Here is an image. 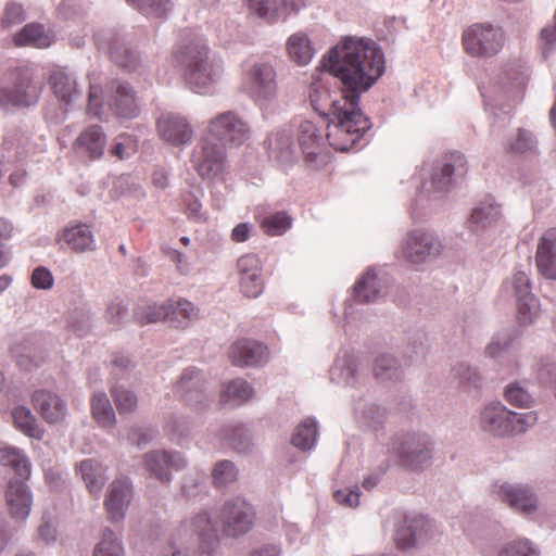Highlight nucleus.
Wrapping results in <instances>:
<instances>
[{"label": "nucleus", "instance_id": "f257e3e1", "mask_svg": "<svg viewBox=\"0 0 556 556\" xmlns=\"http://www.w3.org/2000/svg\"><path fill=\"white\" fill-rule=\"evenodd\" d=\"M324 67L340 80L343 92L357 96L368 91L384 73V55L370 39L345 37L323 60Z\"/></svg>", "mask_w": 556, "mask_h": 556}, {"label": "nucleus", "instance_id": "f03ea898", "mask_svg": "<svg viewBox=\"0 0 556 556\" xmlns=\"http://www.w3.org/2000/svg\"><path fill=\"white\" fill-rule=\"evenodd\" d=\"M308 99L312 108L325 117L329 144L337 151L346 152L371 128V123L357 104V96L342 93L334 96L321 81L309 86Z\"/></svg>", "mask_w": 556, "mask_h": 556}, {"label": "nucleus", "instance_id": "7ed1b4c3", "mask_svg": "<svg viewBox=\"0 0 556 556\" xmlns=\"http://www.w3.org/2000/svg\"><path fill=\"white\" fill-rule=\"evenodd\" d=\"M175 60L187 85L195 93H212L223 77V61L211 53L204 39H193L179 46Z\"/></svg>", "mask_w": 556, "mask_h": 556}, {"label": "nucleus", "instance_id": "20e7f679", "mask_svg": "<svg viewBox=\"0 0 556 556\" xmlns=\"http://www.w3.org/2000/svg\"><path fill=\"white\" fill-rule=\"evenodd\" d=\"M109 112L118 118L137 117L139 106L134 89L122 80H110L104 89L90 80L87 113L106 121Z\"/></svg>", "mask_w": 556, "mask_h": 556}, {"label": "nucleus", "instance_id": "39448f33", "mask_svg": "<svg viewBox=\"0 0 556 556\" xmlns=\"http://www.w3.org/2000/svg\"><path fill=\"white\" fill-rule=\"evenodd\" d=\"M528 66L521 60H513L504 64L488 81L480 86L481 96L488 112L494 116L491 132H495L496 108L504 100L519 97L528 83Z\"/></svg>", "mask_w": 556, "mask_h": 556}, {"label": "nucleus", "instance_id": "423d86ee", "mask_svg": "<svg viewBox=\"0 0 556 556\" xmlns=\"http://www.w3.org/2000/svg\"><path fill=\"white\" fill-rule=\"evenodd\" d=\"M389 451L400 467L420 472L432 465L434 441L424 431H401L392 438Z\"/></svg>", "mask_w": 556, "mask_h": 556}, {"label": "nucleus", "instance_id": "0eeeda50", "mask_svg": "<svg viewBox=\"0 0 556 556\" xmlns=\"http://www.w3.org/2000/svg\"><path fill=\"white\" fill-rule=\"evenodd\" d=\"M42 88V83L37 79L33 68L21 66L9 71L0 87V110L35 106L39 102Z\"/></svg>", "mask_w": 556, "mask_h": 556}, {"label": "nucleus", "instance_id": "6e6552de", "mask_svg": "<svg viewBox=\"0 0 556 556\" xmlns=\"http://www.w3.org/2000/svg\"><path fill=\"white\" fill-rule=\"evenodd\" d=\"M467 172V161L458 151L437 159L422 178L419 198L442 199L453 188L455 180Z\"/></svg>", "mask_w": 556, "mask_h": 556}, {"label": "nucleus", "instance_id": "1a4fd4ad", "mask_svg": "<svg viewBox=\"0 0 556 556\" xmlns=\"http://www.w3.org/2000/svg\"><path fill=\"white\" fill-rule=\"evenodd\" d=\"M538 421L535 412L516 413L502 403H490L480 413V428L494 437H508L526 432Z\"/></svg>", "mask_w": 556, "mask_h": 556}, {"label": "nucleus", "instance_id": "9d476101", "mask_svg": "<svg viewBox=\"0 0 556 556\" xmlns=\"http://www.w3.org/2000/svg\"><path fill=\"white\" fill-rule=\"evenodd\" d=\"M243 88L257 104L273 102L278 94L275 65L266 60L248 62L243 70Z\"/></svg>", "mask_w": 556, "mask_h": 556}, {"label": "nucleus", "instance_id": "9b49d317", "mask_svg": "<svg viewBox=\"0 0 556 556\" xmlns=\"http://www.w3.org/2000/svg\"><path fill=\"white\" fill-rule=\"evenodd\" d=\"M442 251L443 244L434 232L413 229L403 238L395 256L400 261L418 266L437 260Z\"/></svg>", "mask_w": 556, "mask_h": 556}, {"label": "nucleus", "instance_id": "f8f14e48", "mask_svg": "<svg viewBox=\"0 0 556 556\" xmlns=\"http://www.w3.org/2000/svg\"><path fill=\"white\" fill-rule=\"evenodd\" d=\"M465 51L473 58H491L503 48L504 34L500 27L486 23L472 24L463 31Z\"/></svg>", "mask_w": 556, "mask_h": 556}, {"label": "nucleus", "instance_id": "ddd939ff", "mask_svg": "<svg viewBox=\"0 0 556 556\" xmlns=\"http://www.w3.org/2000/svg\"><path fill=\"white\" fill-rule=\"evenodd\" d=\"M205 136L224 147H239L249 139L250 128L238 113L225 111L208 121Z\"/></svg>", "mask_w": 556, "mask_h": 556}, {"label": "nucleus", "instance_id": "4468645a", "mask_svg": "<svg viewBox=\"0 0 556 556\" xmlns=\"http://www.w3.org/2000/svg\"><path fill=\"white\" fill-rule=\"evenodd\" d=\"M191 163L202 179L214 180L227 168L225 147L204 136L192 152Z\"/></svg>", "mask_w": 556, "mask_h": 556}, {"label": "nucleus", "instance_id": "2eb2a0df", "mask_svg": "<svg viewBox=\"0 0 556 556\" xmlns=\"http://www.w3.org/2000/svg\"><path fill=\"white\" fill-rule=\"evenodd\" d=\"M143 467L149 475L163 484H170L172 470L181 471L188 466L187 458L176 450H152L142 456Z\"/></svg>", "mask_w": 556, "mask_h": 556}, {"label": "nucleus", "instance_id": "dca6fc26", "mask_svg": "<svg viewBox=\"0 0 556 556\" xmlns=\"http://www.w3.org/2000/svg\"><path fill=\"white\" fill-rule=\"evenodd\" d=\"M96 45L100 51L105 52L119 67L128 72H136L143 63L141 55L126 43L123 36L114 31L97 34Z\"/></svg>", "mask_w": 556, "mask_h": 556}, {"label": "nucleus", "instance_id": "f3484780", "mask_svg": "<svg viewBox=\"0 0 556 556\" xmlns=\"http://www.w3.org/2000/svg\"><path fill=\"white\" fill-rule=\"evenodd\" d=\"M134 496V485L128 477L115 478L108 486L104 497L106 518L112 523L125 519Z\"/></svg>", "mask_w": 556, "mask_h": 556}, {"label": "nucleus", "instance_id": "a211bd4d", "mask_svg": "<svg viewBox=\"0 0 556 556\" xmlns=\"http://www.w3.org/2000/svg\"><path fill=\"white\" fill-rule=\"evenodd\" d=\"M493 493L502 503L522 515L529 516L538 510V496L528 484L501 482L494 484Z\"/></svg>", "mask_w": 556, "mask_h": 556}, {"label": "nucleus", "instance_id": "6ab92c4d", "mask_svg": "<svg viewBox=\"0 0 556 556\" xmlns=\"http://www.w3.org/2000/svg\"><path fill=\"white\" fill-rule=\"evenodd\" d=\"M207 379L203 371L195 367L186 368L175 384V392L188 404L199 409L210 405V397L205 393Z\"/></svg>", "mask_w": 556, "mask_h": 556}, {"label": "nucleus", "instance_id": "aec40b11", "mask_svg": "<svg viewBox=\"0 0 556 556\" xmlns=\"http://www.w3.org/2000/svg\"><path fill=\"white\" fill-rule=\"evenodd\" d=\"M253 517L252 506L241 497L226 501L220 511L224 530L231 536L247 533L252 528Z\"/></svg>", "mask_w": 556, "mask_h": 556}, {"label": "nucleus", "instance_id": "412c9836", "mask_svg": "<svg viewBox=\"0 0 556 556\" xmlns=\"http://www.w3.org/2000/svg\"><path fill=\"white\" fill-rule=\"evenodd\" d=\"M510 285L517 302L518 320L521 325L531 324L539 313V301L532 293L531 281L528 274L523 270H517Z\"/></svg>", "mask_w": 556, "mask_h": 556}, {"label": "nucleus", "instance_id": "4be33fe9", "mask_svg": "<svg viewBox=\"0 0 556 556\" xmlns=\"http://www.w3.org/2000/svg\"><path fill=\"white\" fill-rule=\"evenodd\" d=\"M156 126L161 139L174 147L187 146L193 139L194 131L190 122L178 113H162Z\"/></svg>", "mask_w": 556, "mask_h": 556}, {"label": "nucleus", "instance_id": "5701e85b", "mask_svg": "<svg viewBox=\"0 0 556 556\" xmlns=\"http://www.w3.org/2000/svg\"><path fill=\"white\" fill-rule=\"evenodd\" d=\"M433 528V522L425 516H405L396 528L395 543L402 549L410 548L429 540Z\"/></svg>", "mask_w": 556, "mask_h": 556}, {"label": "nucleus", "instance_id": "b1692460", "mask_svg": "<svg viewBox=\"0 0 556 556\" xmlns=\"http://www.w3.org/2000/svg\"><path fill=\"white\" fill-rule=\"evenodd\" d=\"M181 530L191 532L200 541V548L203 554L211 556L218 545V527L207 511H201L186 520L181 525Z\"/></svg>", "mask_w": 556, "mask_h": 556}, {"label": "nucleus", "instance_id": "393cba45", "mask_svg": "<svg viewBox=\"0 0 556 556\" xmlns=\"http://www.w3.org/2000/svg\"><path fill=\"white\" fill-rule=\"evenodd\" d=\"M25 480L11 479L5 492L10 514L18 520H25L29 516L33 506V492Z\"/></svg>", "mask_w": 556, "mask_h": 556}, {"label": "nucleus", "instance_id": "a878e982", "mask_svg": "<svg viewBox=\"0 0 556 556\" xmlns=\"http://www.w3.org/2000/svg\"><path fill=\"white\" fill-rule=\"evenodd\" d=\"M229 358L236 366H258L268 361V350L258 341L242 339L230 346Z\"/></svg>", "mask_w": 556, "mask_h": 556}, {"label": "nucleus", "instance_id": "bb28decb", "mask_svg": "<svg viewBox=\"0 0 556 556\" xmlns=\"http://www.w3.org/2000/svg\"><path fill=\"white\" fill-rule=\"evenodd\" d=\"M106 135L99 125L85 128L73 144L74 151L90 161L100 160L105 151Z\"/></svg>", "mask_w": 556, "mask_h": 556}, {"label": "nucleus", "instance_id": "cd10ccee", "mask_svg": "<svg viewBox=\"0 0 556 556\" xmlns=\"http://www.w3.org/2000/svg\"><path fill=\"white\" fill-rule=\"evenodd\" d=\"M48 84L59 102L65 106L80 98L81 92L76 77L64 67L53 68L48 77Z\"/></svg>", "mask_w": 556, "mask_h": 556}, {"label": "nucleus", "instance_id": "c85d7f7f", "mask_svg": "<svg viewBox=\"0 0 556 556\" xmlns=\"http://www.w3.org/2000/svg\"><path fill=\"white\" fill-rule=\"evenodd\" d=\"M501 206L492 197H486L472 210L468 219V228L471 232L480 235L496 227L501 220Z\"/></svg>", "mask_w": 556, "mask_h": 556}, {"label": "nucleus", "instance_id": "c756f323", "mask_svg": "<svg viewBox=\"0 0 556 556\" xmlns=\"http://www.w3.org/2000/svg\"><path fill=\"white\" fill-rule=\"evenodd\" d=\"M33 404L49 424L60 422L67 414L66 403L58 394L47 390L36 391L33 394Z\"/></svg>", "mask_w": 556, "mask_h": 556}, {"label": "nucleus", "instance_id": "7c9ffc66", "mask_svg": "<svg viewBox=\"0 0 556 556\" xmlns=\"http://www.w3.org/2000/svg\"><path fill=\"white\" fill-rule=\"evenodd\" d=\"M325 140L320 128L312 121H302L298 126V142L307 162H313L321 153Z\"/></svg>", "mask_w": 556, "mask_h": 556}, {"label": "nucleus", "instance_id": "2f4dec72", "mask_svg": "<svg viewBox=\"0 0 556 556\" xmlns=\"http://www.w3.org/2000/svg\"><path fill=\"white\" fill-rule=\"evenodd\" d=\"M536 266L544 277L556 279V229H549L542 236L536 251Z\"/></svg>", "mask_w": 556, "mask_h": 556}, {"label": "nucleus", "instance_id": "473e14b6", "mask_svg": "<svg viewBox=\"0 0 556 556\" xmlns=\"http://www.w3.org/2000/svg\"><path fill=\"white\" fill-rule=\"evenodd\" d=\"M386 294V283L374 269H368L354 286V299L362 304L376 302Z\"/></svg>", "mask_w": 556, "mask_h": 556}, {"label": "nucleus", "instance_id": "72a5a7b5", "mask_svg": "<svg viewBox=\"0 0 556 556\" xmlns=\"http://www.w3.org/2000/svg\"><path fill=\"white\" fill-rule=\"evenodd\" d=\"M329 377L332 382L355 387L359 383L361 377L357 368V359L346 351L340 353L329 369Z\"/></svg>", "mask_w": 556, "mask_h": 556}, {"label": "nucleus", "instance_id": "f704fd0d", "mask_svg": "<svg viewBox=\"0 0 556 556\" xmlns=\"http://www.w3.org/2000/svg\"><path fill=\"white\" fill-rule=\"evenodd\" d=\"M59 242L66 243L75 252L92 251L96 249V240L89 226L78 224L66 227L59 235Z\"/></svg>", "mask_w": 556, "mask_h": 556}, {"label": "nucleus", "instance_id": "c9c22d12", "mask_svg": "<svg viewBox=\"0 0 556 556\" xmlns=\"http://www.w3.org/2000/svg\"><path fill=\"white\" fill-rule=\"evenodd\" d=\"M168 324L185 329L198 319L199 309L188 300L178 298L167 300Z\"/></svg>", "mask_w": 556, "mask_h": 556}, {"label": "nucleus", "instance_id": "e433bc0d", "mask_svg": "<svg viewBox=\"0 0 556 556\" xmlns=\"http://www.w3.org/2000/svg\"><path fill=\"white\" fill-rule=\"evenodd\" d=\"M354 413L356 419L371 430L380 429L387 420L384 407L374 402H367L362 397L355 402Z\"/></svg>", "mask_w": 556, "mask_h": 556}, {"label": "nucleus", "instance_id": "4c0bfd02", "mask_svg": "<svg viewBox=\"0 0 556 556\" xmlns=\"http://www.w3.org/2000/svg\"><path fill=\"white\" fill-rule=\"evenodd\" d=\"M78 470L89 492L98 497L108 480L106 467L96 459H84L78 465Z\"/></svg>", "mask_w": 556, "mask_h": 556}, {"label": "nucleus", "instance_id": "58836bf2", "mask_svg": "<svg viewBox=\"0 0 556 556\" xmlns=\"http://www.w3.org/2000/svg\"><path fill=\"white\" fill-rule=\"evenodd\" d=\"M54 37L47 31L42 25L30 23L25 25L15 36L14 43L16 46H28L38 49H45L52 45Z\"/></svg>", "mask_w": 556, "mask_h": 556}, {"label": "nucleus", "instance_id": "ea45409f", "mask_svg": "<svg viewBox=\"0 0 556 556\" xmlns=\"http://www.w3.org/2000/svg\"><path fill=\"white\" fill-rule=\"evenodd\" d=\"M254 396L253 387L244 379L237 378L227 382L220 392V404L236 407Z\"/></svg>", "mask_w": 556, "mask_h": 556}, {"label": "nucleus", "instance_id": "a19ab883", "mask_svg": "<svg viewBox=\"0 0 556 556\" xmlns=\"http://www.w3.org/2000/svg\"><path fill=\"white\" fill-rule=\"evenodd\" d=\"M269 156L280 164H288L294 159V148L288 130H278L268 137Z\"/></svg>", "mask_w": 556, "mask_h": 556}, {"label": "nucleus", "instance_id": "79ce46f5", "mask_svg": "<svg viewBox=\"0 0 556 556\" xmlns=\"http://www.w3.org/2000/svg\"><path fill=\"white\" fill-rule=\"evenodd\" d=\"M0 464L10 467L18 476V479H28L30 477V462L26 454L17 447H0Z\"/></svg>", "mask_w": 556, "mask_h": 556}, {"label": "nucleus", "instance_id": "37998d69", "mask_svg": "<svg viewBox=\"0 0 556 556\" xmlns=\"http://www.w3.org/2000/svg\"><path fill=\"white\" fill-rule=\"evenodd\" d=\"M318 440V424L315 418L307 417L295 428L291 443L301 451L313 450Z\"/></svg>", "mask_w": 556, "mask_h": 556}, {"label": "nucleus", "instance_id": "c03bdc74", "mask_svg": "<svg viewBox=\"0 0 556 556\" xmlns=\"http://www.w3.org/2000/svg\"><path fill=\"white\" fill-rule=\"evenodd\" d=\"M287 51L292 61L299 65H306L314 56V49L305 33L291 35L287 41Z\"/></svg>", "mask_w": 556, "mask_h": 556}, {"label": "nucleus", "instance_id": "a18cd8bd", "mask_svg": "<svg viewBox=\"0 0 556 556\" xmlns=\"http://www.w3.org/2000/svg\"><path fill=\"white\" fill-rule=\"evenodd\" d=\"M93 556H126L122 535L110 528H104L93 547Z\"/></svg>", "mask_w": 556, "mask_h": 556}, {"label": "nucleus", "instance_id": "49530a36", "mask_svg": "<svg viewBox=\"0 0 556 556\" xmlns=\"http://www.w3.org/2000/svg\"><path fill=\"white\" fill-rule=\"evenodd\" d=\"M375 377L382 383L396 382L403 377L399 361L391 354L379 355L374 364Z\"/></svg>", "mask_w": 556, "mask_h": 556}, {"label": "nucleus", "instance_id": "de8ad7c7", "mask_svg": "<svg viewBox=\"0 0 556 556\" xmlns=\"http://www.w3.org/2000/svg\"><path fill=\"white\" fill-rule=\"evenodd\" d=\"M224 439L239 453H249L252 450V434L242 424H228L224 428Z\"/></svg>", "mask_w": 556, "mask_h": 556}, {"label": "nucleus", "instance_id": "09e8293b", "mask_svg": "<svg viewBox=\"0 0 556 556\" xmlns=\"http://www.w3.org/2000/svg\"><path fill=\"white\" fill-rule=\"evenodd\" d=\"M12 418L16 429L29 438L41 440L43 429L38 425L36 417L25 406H17L12 410Z\"/></svg>", "mask_w": 556, "mask_h": 556}, {"label": "nucleus", "instance_id": "8fccbe9b", "mask_svg": "<svg viewBox=\"0 0 556 556\" xmlns=\"http://www.w3.org/2000/svg\"><path fill=\"white\" fill-rule=\"evenodd\" d=\"M93 418L103 428H111L116 422L115 412L105 392H94L91 399Z\"/></svg>", "mask_w": 556, "mask_h": 556}, {"label": "nucleus", "instance_id": "3c124183", "mask_svg": "<svg viewBox=\"0 0 556 556\" xmlns=\"http://www.w3.org/2000/svg\"><path fill=\"white\" fill-rule=\"evenodd\" d=\"M126 2L150 18L165 17L174 8L172 0H126Z\"/></svg>", "mask_w": 556, "mask_h": 556}, {"label": "nucleus", "instance_id": "603ef678", "mask_svg": "<svg viewBox=\"0 0 556 556\" xmlns=\"http://www.w3.org/2000/svg\"><path fill=\"white\" fill-rule=\"evenodd\" d=\"M251 14L266 24H274L279 18V0H245Z\"/></svg>", "mask_w": 556, "mask_h": 556}, {"label": "nucleus", "instance_id": "864d4df0", "mask_svg": "<svg viewBox=\"0 0 556 556\" xmlns=\"http://www.w3.org/2000/svg\"><path fill=\"white\" fill-rule=\"evenodd\" d=\"M454 377L460 387L465 389H479L482 384V377L477 368L467 363H458L453 368Z\"/></svg>", "mask_w": 556, "mask_h": 556}, {"label": "nucleus", "instance_id": "5fc2aeb1", "mask_svg": "<svg viewBox=\"0 0 556 556\" xmlns=\"http://www.w3.org/2000/svg\"><path fill=\"white\" fill-rule=\"evenodd\" d=\"M514 349V340L508 333L494 336L485 348V354L494 359L503 361L510 355Z\"/></svg>", "mask_w": 556, "mask_h": 556}, {"label": "nucleus", "instance_id": "6e6d98bb", "mask_svg": "<svg viewBox=\"0 0 556 556\" xmlns=\"http://www.w3.org/2000/svg\"><path fill=\"white\" fill-rule=\"evenodd\" d=\"M291 225L292 218L286 212L267 215L262 220V228L269 236H281Z\"/></svg>", "mask_w": 556, "mask_h": 556}, {"label": "nucleus", "instance_id": "4d7b16f0", "mask_svg": "<svg viewBox=\"0 0 556 556\" xmlns=\"http://www.w3.org/2000/svg\"><path fill=\"white\" fill-rule=\"evenodd\" d=\"M167 301L161 304L153 303L144 307H138L135 315L140 324H150L157 321L168 323Z\"/></svg>", "mask_w": 556, "mask_h": 556}, {"label": "nucleus", "instance_id": "13d9d810", "mask_svg": "<svg viewBox=\"0 0 556 556\" xmlns=\"http://www.w3.org/2000/svg\"><path fill=\"white\" fill-rule=\"evenodd\" d=\"M205 472L193 470L186 475L182 480L181 492L188 498H194L205 492Z\"/></svg>", "mask_w": 556, "mask_h": 556}, {"label": "nucleus", "instance_id": "bf43d9fd", "mask_svg": "<svg viewBox=\"0 0 556 556\" xmlns=\"http://www.w3.org/2000/svg\"><path fill=\"white\" fill-rule=\"evenodd\" d=\"M203 195V190L198 188L195 192H190L185 198L186 214L188 218L194 223H205L208 214L203 210L200 198Z\"/></svg>", "mask_w": 556, "mask_h": 556}, {"label": "nucleus", "instance_id": "052dcab7", "mask_svg": "<svg viewBox=\"0 0 556 556\" xmlns=\"http://www.w3.org/2000/svg\"><path fill=\"white\" fill-rule=\"evenodd\" d=\"M112 396L119 414L131 413L137 407V395L123 386H115L112 389Z\"/></svg>", "mask_w": 556, "mask_h": 556}, {"label": "nucleus", "instance_id": "680f3d73", "mask_svg": "<svg viewBox=\"0 0 556 556\" xmlns=\"http://www.w3.org/2000/svg\"><path fill=\"white\" fill-rule=\"evenodd\" d=\"M536 148V141L532 134L526 129L519 128L516 137L507 143V151L517 154L533 153Z\"/></svg>", "mask_w": 556, "mask_h": 556}, {"label": "nucleus", "instance_id": "e2e57ef3", "mask_svg": "<svg viewBox=\"0 0 556 556\" xmlns=\"http://www.w3.org/2000/svg\"><path fill=\"white\" fill-rule=\"evenodd\" d=\"M497 556H539V552L529 540L517 539L505 543Z\"/></svg>", "mask_w": 556, "mask_h": 556}, {"label": "nucleus", "instance_id": "0e129e2a", "mask_svg": "<svg viewBox=\"0 0 556 556\" xmlns=\"http://www.w3.org/2000/svg\"><path fill=\"white\" fill-rule=\"evenodd\" d=\"M238 470L230 460L223 459L215 464L212 470L213 482L216 486H223L237 479Z\"/></svg>", "mask_w": 556, "mask_h": 556}, {"label": "nucleus", "instance_id": "69168bd1", "mask_svg": "<svg viewBox=\"0 0 556 556\" xmlns=\"http://www.w3.org/2000/svg\"><path fill=\"white\" fill-rule=\"evenodd\" d=\"M505 400L513 406L528 408L533 399L531 394L518 382L509 383L505 389Z\"/></svg>", "mask_w": 556, "mask_h": 556}, {"label": "nucleus", "instance_id": "338daca9", "mask_svg": "<svg viewBox=\"0 0 556 556\" xmlns=\"http://www.w3.org/2000/svg\"><path fill=\"white\" fill-rule=\"evenodd\" d=\"M264 288L262 274L240 276V289L247 298H257Z\"/></svg>", "mask_w": 556, "mask_h": 556}, {"label": "nucleus", "instance_id": "774afa93", "mask_svg": "<svg viewBox=\"0 0 556 556\" xmlns=\"http://www.w3.org/2000/svg\"><path fill=\"white\" fill-rule=\"evenodd\" d=\"M26 20L25 11L18 3L11 2L5 5L1 25L4 28H11L23 23Z\"/></svg>", "mask_w": 556, "mask_h": 556}]
</instances>
